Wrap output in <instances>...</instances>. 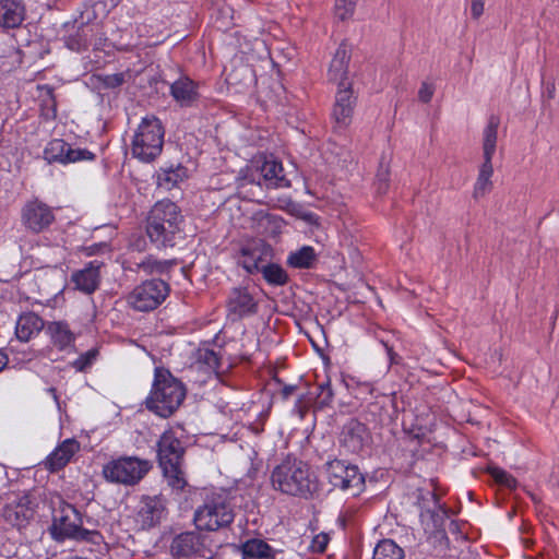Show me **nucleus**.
I'll return each mask as SVG.
<instances>
[{
	"mask_svg": "<svg viewBox=\"0 0 559 559\" xmlns=\"http://www.w3.org/2000/svg\"><path fill=\"white\" fill-rule=\"evenodd\" d=\"M273 489L293 497L312 499L320 491V481L310 466L296 457L287 456L271 473Z\"/></svg>",
	"mask_w": 559,
	"mask_h": 559,
	"instance_id": "obj_1",
	"label": "nucleus"
},
{
	"mask_svg": "<svg viewBox=\"0 0 559 559\" xmlns=\"http://www.w3.org/2000/svg\"><path fill=\"white\" fill-rule=\"evenodd\" d=\"M186 390L180 381L169 371L155 369V377L150 395L146 397V408L163 418L171 416L181 405Z\"/></svg>",
	"mask_w": 559,
	"mask_h": 559,
	"instance_id": "obj_2",
	"label": "nucleus"
},
{
	"mask_svg": "<svg viewBox=\"0 0 559 559\" xmlns=\"http://www.w3.org/2000/svg\"><path fill=\"white\" fill-rule=\"evenodd\" d=\"M181 222L182 215L176 203L168 199L158 201L147 218V236L157 247H173Z\"/></svg>",
	"mask_w": 559,
	"mask_h": 559,
	"instance_id": "obj_3",
	"label": "nucleus"
},
{
	"mask_svg": "<svg viewBox=\"0 0 559 559\" xmlns=\"http://www.w3.org/2000/svg\"><path fill=\"white\" fill-rule=\"evenodd\" d=\"M183 454L185 448L175 431H164L157 441V459L168 486L175 490H182L187 486L182 469Z\"/></svg>",
	"mask_w": 559,
	"mask_h": 559,
	"instance_id": "obj_4",
	"label": "nucleus"
},
{
	"mask_svg": "<svg viewBox=\"0 0 559 559\" xmlns=\"http://www.w3.org/2000/svg\"><path fill=\"white\" fill-rule=\"evenodd\" d=\"M51 536L57 542L73 539L79 542L96 543L99 533L83 527L81 513L69 503H61L53 515L50 528Z\"/></svg>",
	"mask_w": 559,
	"mask_h": 559,
	"instance_id": "obj_5",
	"label": "nucleus"
},
{
	"mask_svg": "<svg viewBox=\"0 0 559 559\" xmlns=\"http://www.w3.org/2000/svg\"><path fill=\"white\" fill-rule=\"evenodd\" d=\"M164 128L154 116L142 119L132 140V155L145 163L154 160L163 150Z\"/></svg>",
	"mask_w": 559,
	"mask_h": 559,
	"instance_id": "obj_6",
	"label": "nucleus"
},
{
	"mask_svg": "<svg viewBox=\"0 0 559 559\" xmlns=\"http://www.w3.org/2000/svg\"><path fill=\"white\" fill-rule=\"evenodd\" d=\"M234 519V508L224 495L207 496L194 512L197 527L209 532L229 526Z\"/></svg>",
	"mask_w": 559,
	"mask_h": 559,
	"instance_id": "obj_7",
	"label": "nucleus"
},
{
	"mask_svg": "<svg viewBox=\"0 0 559 559\" xmlns=\"http://www.w3.org/2000/svg\"><path fill=\"white\" fill-rule=\"evenodd\" d=\"M152 466V462L148 460L138 456H120L104 465L103 476L109 483L134 486L145 477Z\"/></svg>",
	"mask_w": 559,
	"mask_h": 559,
	"instance_id": "obj_8",
	"label": "nucleus"
},
{
	"mask_svg": "<svg viewBox=\"0 0 559 559\" xmlns=\"http://www.w3.org/2000/svg\"><path fill=\"white\" fill-rule=\"evenodd\" d=\"M169 294V285L162 280L152 278L136 285L127 297L128 305L141 312L155 310Z\"/></svg>",
	"mask_w": 559,
	"mask_h": 559,
	"instance_id": "obj_9",
	"label": "nucleus"
},
{
	"mask_svg": "<svg viewBox=\"0 0 559 559\" xmlns=\"http://www.w3.org/2000/svg\"><path fill=\"white\" fill-rule=\"evenodd\" d=\"M325 472L329 483L334 488L349 491L352 496H357L364 488L365 478L355 465L341 460H333L326 463Z\"/></svg>",
	"mask_w": 559,
	"mask_h": 559,
	"instance_id": "obj_10",
	"label": "nucleus"
},
{
	"mask_svg": "<svg viewBox=\"0 0 559 559\" xmlns=\"http://www.w3.org/2000/svg\"><path fill=\"white\" fill-rule=\"evenodd\" d=\"M34 516V507L31 497L25 491L7 495L2 511L4 522L16 528L25 527Z\"/></svg>",
	"mask_w": 559,
	"mask_h": 559,
	"instance_id": "obj_11",
	"label": "nucleus"
},
{
	"mask_svg": "<svg viewBox=\"0 0 559 559\" xmlns=\"http://www.w3.org/2000/svg\"><path fill=\"white\" fill-rule=\"evenodd\" d=\"M43 157L48 164L67 165L82 160H93L95 154L86 148L72 147L62 139H53L46 145Z\"/></svg>",
	"mask_w": 559,
	"mask_h": 559,
	"instance_id": "obj_12",
	"label": "nucleus"
},
{
	"mask_svg": "<svg viewBox=\"0 0 559 559\" xmlns=\"http://www.w3.org/2000/svg\"><path fill=\"white\" fill-rule=\"evenodd\" d=\"M207 536L198 532H183L176 535L170 544V554L176 559H186L192 556L205 557L211 550L207 547Z\"/></svg>",
	"mask_w": 559,
	"mask_h": 559,
	"instance_id": "obj_13",
	"label": "nucleus"
},
{
	"mask_svg": "<svg viewBox=\"0 0 559 559\" xmlns=\"http://www.w3.org/2000/svg\"><path fill=\"white\" fill-rule=\"evenodd\" d=\"M21 221L27 230L39 234L55 222L53 210L37 199L31 200L22 207Z\"/></svg>",
	"mask_w": 559,
	"mask_h": 559,
	"instance_id": "obj_14",
	"label": "nucleus"
},
{
	"mask_svg": "<svg viewBox=\"0 0 559 559\" xmlns=\"http://www.w3.org/2000/svg\"><path fill=\"white\" fill-rule=\"evenodd\" d=\"M231 321H238L258 313L259 301L248 287H233L226 301Z\"/></svg>",
	"mask_w": 559,
	"mask_h": 559,
	"instance_id": "obj_15",
	"label": "nucleus"
},
{
	"mask_svg": "<svg viewBox=\"0 0 559 559\" xmlns=\"http://www.w3.org/2000/svg\"><path fill=\"white\" fill-rule=\"evenodd\" d=\"M273 257V249L261 239L246 243L240 250L238 263L250 274L259 273Z\"/></svg>",
	"mask_w": 559,
	"mask_h": 559,
	"instance_id": "obj_16",
	"label": "nucleus"
},
{
	"mask_svg": "<svg viewBox=\"0 0 559 559\" xmlns=\"http://www.w3.org/2000/svg\"><path fill=\"white\" fill-rule=\"evenodd\" d=\"M355 105L356 96L352 90V84L338 86L332 110L335 129L344 130L350 124Z\"/></svg>",
	"mask_w": 559,
	"mask_h": 559,
	"instance_id": "obj_17",
	"label": "nucleus"
},
{
	"mask_svg": "<svg viewBox=\"0 0 559 559\" xmlns=\"http://www.w3.org/2000/svg\"><path fill=\"white\" fill-rule=\"evenodd\" d=\"M369 441V433L364 424L357 419L348 420L342 430L341 442L348 452L358 453Z\"/></svg>",
	"mask_w": 559,
	"mask_h": 559,
	"instance_id": "obj_18",
	"label": "nucleus"
},
{
	"mask_svg": "<svg viewBox=\"0 0 559 559\" xmlns=\"http://www.w3.org/2000/svg\"><path fill=\"white\" fill-rule=\"evenodd\" d=\"M427 496L428 503L427 506H423L420 511V521L426 533L437 528H443V523L447 518V512L439 504L437 495L432 491H428Z\"/></svg>",
	"mask_w": 559,
	"mask_h": 559,
	"instance_id": "obj_19",
	"label": "nucleus"
},
{
	"mask_svg": "<svg viewBox=\"0 0 559 559\" xmlns=\"http://www.w3.org/2000/svg\"><path fill=\"white\" fill-rule=\"evenodd\" d=\"M102 263L97 260L91 261L84 269L74 272L71 276V281L75 288L84 294L94 293L100 282V270Z\"/></svg>",
	"mask_w": 559,
	"mask_h": 559,
	"instance_id": "obj_20",
	"label": "nucleus"
},
{
	"mask_svg": "<svg viewBox=\"0 0 559 559\" xmlns=\"http://www.w3.org/2000/svg\"><path fill=\"white\" fill-rule=\"evenodd\" d=\"M80 450V443L73 439L63 440L46 459L45 466L50 472L62 469Z\"/></svg>",
	"mask_w": 559,
	"mask_h": 559,
	"instance_id": "obj_21",
	"label": "nucleus"
},
{
	"mask_svg": "<svg viewBox=\"0 0 559 559\" xmlns=\"http://www.w3.org/2000/svg\"><path fill=\"white\" fill-rule=\"evenodd\" d=\"M350 61V49L345 43H342L336 49L329 70V80L338 83V86L346 85L344 82L348 78V66Z\"/></svg>",
	"mask_w": 559,
	"mask_h": 559,
	"instance_id": "obj_22",
	"label": "nucleus"
},
{
	"mask_svg": "<svg viewBox=\"0 0 559 559\" xmlns=\"http://www.w3.org/2000/svg\"><path fill=\"white\" fill-rule=\"evenodd\" d=\"M44 320L34 312L22 313L15 324V337L19 342L27 343L44 329Z\"/></svg>",
	"mask_w": 559,
	"mask_h": 559,
	"instance_id": "obj_23",
	"label": "nucleus"
},
{
	"mask_svg": "<svg viewBox=\"0 0 559 559\" xmlns=\"http://www.w3.org/2000/svg\"><path fill=\"white\" fill-rule=\"evenodd\" d=\"M170 95L182 107H191L199 99L198 84L188 76H181L170 85Z\"/></svg>",
	"mask_w": 559,
	"mask_h": 559,
	"instance_id": "obj_24",
	"label": "nucleus"
},
{
	"mask_svg": "<svg viewBox=\"0 0 559 559\" xmlns=\"http://www.w3.org/2000/svg\"><path fill=\"white\" fill-rule=\"evenodd\" d=\"M165 514V504L158 497H145L141 501L138 516L142 527L156 525Z\"/></svg>",
	"mask_w": 559,
	"mask_h": 559,
	"instance_id": "obj_25",
	"label": "nucleus"
},
{
	"mask_svg": "<svg viewBox=\"0 0 559 559\" xmlns=\"http://www.w3.org/2000/svg\"><path fill=\"white\" fill-rule=\"evenodd\" d=\"M25 17V8L20 0H0V26L19 27Z\"/></svg>",
	"mask_w": 559,
	"mask_h": 559,
	"instance_id": "obj_26",
	"label": "nucleus"
},
{
	"mask_svg": "<svg viewBox=\"0 0 559 559\" xmlns=\"http://www.w3.org/2000/svg\"><path fill=\"white\" fill-rule=\"evenodd\" d=\"M261 178L263 183L267 188H288L290 181L283 174L282 163L275 159H265L261 166H259Z\"/></svg>",
	"mask_w": 559,
	"mask_h": 559,
	"instance_id": "obj_27",
	"label": "nucleus"
},
{
	"mask_svg": "<svg viewBox=\"0 0 559 559\" xmlns=\"http://www.w3.org/2000/svg\"><path fill=\"white\" fill-rule=\"evenodd\" d=\"M176 264V260H159L148 254L143 257L140 261L133 262L129 270L136 273L143 272L146 275H163L169 272Z\"/></svg>",
	"mask_w": 559,
	"mask_h": 559,
	"instance_id": "obj_28",
	"label": "nucleus"
},
{
	"mask_svg": "<svg viewBox=\"0 0 559 559\" xmlns=\"http://www.w3.org/2000/svg\"><path fill=\"white\" fill-rule=\"evenodd\" d=\"M500 120L497 116L491 115L488 123L483 131V152L484 160L492 162V157L497 147L498 128Z\"/></svg>",
	"mask_w": 559,
	"mask_h": 559,
	"instance_id": "obj_29",
	"label": "nucleus"
},
{
	"mask_svg": "<svg viewBox=\"0 0 559 559\" xmlns=\"http://www.w3.org/2000/svg\"><path fill=\"white\" fill-rule=\"evenodd\" d=\"M243 557L252 559H274L276 550H274L265 540L251 538L241 545Z\"/></svg>",
	"mask_w": 559,
	"mask_h": 559,
	"instance_id": "obj_30",
	"label": "nucleus"
},
{
	"mask_svg": "<svg viewBox=\"0 0 559 559\" xmlns=\"http://www.w3.org/2000/svg\"><path fill=\"white\" fill-rule=\"evenodd\" d=\"M46 331L50 335L52 343L60 349L72 345L74 342V334L64 322H50Z\"/></svg>",
	"mask_w": 559,
	"mask_h": 559,
	"instance_id": "obj_31",
	"label": "nucleus"
},
{
	"mask_svg": "<svg viewBox=\"0 0 559 559\" xmlns=\"http://www.w3.org/2000/svg\"><path fill=\"white\" fill-rule=\"evenodd\" d=\"M492 162L484 160L483 164L480 165L479 173L474 185V199H480L485 197L492 189Z\"/></svg>",
	"mask_w": 559,
	"mask_h": 559,
	"instance_id": "obj_32",
	"label": "nucleus"
},
{
	"mask_svg": "<svg viewBox=\"0 0 559 559\" xmlns=\"http://www.w3.org/2000/svg\"><path fill=\"white\" fill-rule=\"evenodd\" d=\"M372 559H404V550L392 539H383L377 544Z\"/></svg>",
	"mask_w": 559,
	"mask_h": 559,
	"instance_id": "obj_33",
	"label": "nucleus"
},
{
	"mask_svg": "<svg viewBox=\"0 0 559 559\" xmlns=\"http://www.w3.org/2000/svg\"><path fill=\"white\" fill-rule=\"evenodd\" d=\"M259 273H262L263 278L271 285L282 286L288 281V276L284 269L271 261L267 264H264L263 269Z\"/></svg>",
	"mask_w": 559,
	"mask_h": 559,
	"instance_id": "obj_34",
	"label": "nucleus"
},
{
	"mask_svg": "<svg viewBox=\"0 0 559 559\" xmlns=\"http://www.w3.org/2000/svg\"><path fill=\"white\" fill-rule=\"evenodd\" d=\"M262 182L259 166H247L239 171L237 177V187L239 189H245L247 186L261 188Z\"/></svg>",
	"mask_w": 559,
	"mask_h": 559,
	"instance_id": "obj_35",
	"label": "nucleus"
},
{
	"mask_svg": "<svg viewBox=\"0 0 559 559\" xmlns=\"http://www.w3.org/2000/svg\"><path fill=\"white\" fill-rule=\"evenodd\" d=\"M316 260V253L311 247H302L288 257V264L294 267L306 269L310 267Z\"/></svg>",
	"mask_w": 559,
	"mask_h": 559,
	"instance_id": "obj_36",
	"label": "nucleus"
},
{
	"mask_svg": "<svg viewBox=\"0 0 559 559\" xmlns=\"http://www.w3.org/2000/svg\"><path fill=\"white\" fill-rule=\"evenodd\" d=\"M185 176L186 169L181 166L175 169L164 170L158 175V185L169 190L177 186L178 182L182 181Z\"/></svg>",
	"mask_w": 559,
	"mask_h": 559,
	"instance_id": "obj_37",
	"label": "nucleus"
},
{
	"mask_svg": "<svg viewBox=\"0 0 559 559\" xmlns=\"http://www.w3.org/2000/svg\"><path fill=\"white\" fill-rule=\"evenodd\" d=\"M198 364L205 367L209 372H218L219 369V357L216 352L210 348H203L198 350L197 356Z\"/></svg>",
	"mask_w": 559,
	"mask_h": 559,
	"instance_id": "obj_38",
	"label": "nucleus"
},
{
	"mask_svg": "<svg viewBox=\"0 0 559 559\" xmlns=\"http://www.w3.org/2000/svg\"><path fill=\"white\" fill-rule=\"evenodd\" d=\"M427 534L428 540L439 552H445L448 550L450 540L444 528H437Z\"/></svg>",
	"mask_w": 559,
	"mask_h": 559,
	"instance_id": "obj_39",
	"label": "nucleus"
},
{
	"mask_svg": "<svg viewBox=\"0 0 559 559\" xmlns=\"http://www.w3.org/2000/svg\"><path fill=\"white\" fill-rule=\"evenodd\" d=\"M488 473L493 478V480L499 485L510 489L516 487V479L504 469L499 467H489Z\"/></svg>",
	"mask_w": 559,
	"mask_h": 559,
	"instance_id": "obj_40",
	"label": "nucleus"
},
{
	"mask_svg": "<svg viewBox=\"0 0 559 559\" xmlns=\"http://www.w3.org/2000/svg\"><path fill=\"white\" fill-rule=\"evenodd\" d=\"M98 355V350L96 348L88 349L87 352L81 354L73 362L72 367L76 371H85L92 367L95 362Z\"/></svg>",
	"mask_w": 559,
	"mask_h": 559,
	"instance_id": "obj_41",
	"label": "nucleus"
},
{
	"mask_svg": "<svg viewBox=\"0 0 559 559\" xmlns=\"http://www.w3.org/2000/svg\"><path fill=\"white\" fill-rule=\"evenodd\" d=\"M319 393L317 394V404L320 408L330 406L333 402L334 392L331 388L330 379L318 385Z\"/></svg>",
	"mask_w": 559,
	"mask_h": 559,
	"instance_id": "obj_42",
	"label": "nucleus"
},
{
	"mask_svg": "<svg viewBox=\"0 0 559 559\" xmlns=\"http://www.w3.org/2000/svg\"><path fill=\"white\" fill-rule=\"evenodd\" d=\"M128 73L119 72L112 74L99 75L98 81L104 88H117L126 83Z\"/></svg>",
	"mask_w": 559,
	"mask_h": 559,
	"instance_id": "obj_43",
	"label": "nucleus"
},
{
	"mask_svg": "<svg viewBox=\"0 0 559 559\" xmlns=\"http://www.w3.org/2000/svg\"><path fill=\"white\" fill-rule=\"evenodd\" d=\"M356 4L355 2L349 4L347 0H335L334 13L336 19L341 21L350 19L355 12Z\"/></svg>",
	"mask_w": 559,
	"mask_h": 559,
	"instance_id": "obj_44",
	"label": "nucleus"
},
{
	"mask_svg": "<svg viewBox=\"0 0 559 559\" xmlns=\"http://www.w3.org/2000/svg\"><path fill=\"white\" fill-rule=\"evenodd\" d=\"M328 543L329 536L324 533H320L312 538L309 549L312 552L321 554L326 549Z\"/></svg>",
	"mask_w": 559,
	"mask_h": 559,
	"instance_id": "obj_45",
	"label": "nucleus"
},
{
	"mask_svg": "<svg viewBox=\"0 0 559 559\" xmlns=\"http://www.w3.org/2000/svg\"><path fill=\"white\" fill-rule=\"evenodd\" d=\"M435 93V85L432 83L424 81L418 91V98L420 102L427 104L431 100Z\"/></svg>",
	"mask_w": 559,
	"mask_h": 559,
	"instance_id": "obj_46",
	"label": "nucleus"
},
{
	"mask_svg": "<svg viewBox=\"0 0 559 559\" xmlns=\"http://www.w3.org/2000/svg\"><path fill=\"white\" fill-rule=\"evenodd\" d=\"M389 170L386 168H380L377 174V192L385 193L388 190Z\"/></svg>",
	"mask_w": 559,
	"mask_h": 559,
	"instance_id": "obj_47",
	"label": "nucleus"
},
{
	"mask_svg": "<svg viewBox=\"0 0 559 559\" xmlns=\"http://www.w3.org/2000/svg\"><path fill=\"white\" fill-rule=\"evenodd\" d=\"M41 96L46 97L45 103L51 106L53 112L56 111V102L53 97V90L49 85L40 86Z\"/></svg>",
	"mask_w": 559,
	"mask_h": 559,
	"instance_id": "obj_48",
	"label": "nucleus"
},
{
	"mask_svg": "<svg viewBox=\"0 0 559 559\" xmlns=\"http://www.w3.org/2000/svg\"><path fill=\"white\" fill-rule=\"evenodd\" d=\"M471 13L474 19H478L484 13V0H472Z\"/></svg>",
	"mask_w": 559,
	"mask_h": 559,
	"instance_id": "obj_49",
	"label": "nucleus"
},
{
	"mask_svg": "<svg viewBox=\"0 0 559 559\" xmlns=\"http://www.w3.org/2000/svg\"><path fill=\"white\" fill-rule=\"evenodd\" d=\"M358 389L361 391V393H368L372 394L374 390V384L369 381H357L356 382Z\"/></svg>",
	"mask_w": 559,
	"mask_h": 559,
	"instance_id": "obj_50",
	"label": "nucleus"
},
{
	"mask_svg": "<svg viewBox=\"0 0 559 559\" xmlns=\"http://www.w3.org/2000/svg\"><path fill=\"white\" fill-rule=\"evenodd\" d=\"M8 356L5 353L0 350V371L4 369V367L8 365Z\"/></svg>",
	"mask_w": 559,
	"mask_h": 559,
	"instance_id": "obj_51",
	"label": "nucleus"
},
{
	"mask_svg": "<svg viewBox=\"0 0 559 559\" xmlns=\"http://www.w3.org/2000/svg\"><path fill=\"white\" fill-rule=\"evenodd\" d=\"M555 92H556L555 84L554 83L549 84L548 87H547V96L549 98H554L555 97Z\"/></svg>",
	"mask_w": 559,
	"mask_h": 559,
	"instance_id": "obj_52",
	"label": "nucleus"
},
{
	"mask_svg": "<svg viewBox=\"0 0 559 559\" xmlns=\"http://www.w3.org/2000/svg\"><path fill=\"white\" fill-rule=\"evenodd\" d=\"M383 345L385 346V348L388 350V355L390 357L391 364L394 362V353H393L392 348L389 347L386 343H383Z\"/></svg>",
	"mask_w": 559,
	"mask_h": 559,
	"instance_id": "obj_53",
	"label": "nucleus"
},
{
	"mask_svg": "<svg viewBox=\"0 0 559 559\" xmlns=\"http://www.w3.org/2000/svg\"><path fill=\"white\" fill-rule=\"evenodd\" d=\"M68 46L70 49L72 50H80L81 49V45L79 43H72V41H69L68 43Z\"/></svg>",
	"mask_w": 559,
	"mask_h": 559,
	"instance_id": "obj_54",
	"label": "nucleus"
},
{
	"mask_svg": "<svg viewBox=\"0 0 559 559\" xmlns=\"http://www.w3.org/2000/svg\"><path fill=\"white\" fill-rule=\"evenodd\" d=\"M293 392V388L292 386H287L283 390V393L285 396H288L290 393Z\"/></svg>",
	"mask_w": 559,
	"mask_h": 559,
	"instance_id": "obj_55",
	"label": "nucleus"
},
{
	"mask_svg": "<svg viewBox=\"0 0 559 559\" xmlns=\"http://www.w3.org/2000/svg\"><path fill=\"white\" fill-rule=\"evenodd\" d=\"M50 392H52L55 400H57L56 390L53 388H51Z\"/></svg>",
	"mask_w": 559,
	"mask_h": 559,
	"instance_id": "obj_56",
	"label": "nucleus"
},
{
	"mask_svg": "<svg viewBox=\"0 0 559 559\" xmlns=\"http://www.w3.org/2000/svg\"><path fill=\"white\" fill-rule=\"evenodd\" d=\"M9 347L11 350L13 349V341L10 342Z\"/></svg>",
	"mask_w": 559,
	"mask_h": 559,
	"instance_id": "obj_57",
	"label": "nucleus"
},
{
	"mask_svg": "<svg viewBox=\"0 0 559 559\" xmlns=\"http://www.w3.org/2000/svg\"><path fill=\"white\" fill-rule=\"evenodd\" d=\"M243 70H245L246 72H250V70H249L247 67H245V68H243Z\"/></svg>",
	"mask_w": 559,
	"mask_h": 559,
	"instance_id": "obj_58",
	"label": "nucleus"
}]
</instances>
